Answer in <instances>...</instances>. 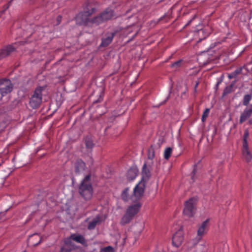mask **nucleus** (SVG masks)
<instances>
[{
    "instance_id": "obj_24",
    "label": "nucleus",
    "mask_w": 252,
    "mask_h": 252,
    "mask_svg": "<svg viewBox=\"0 0 252 252\" xmlns=\"http://www.w3.org/2000/svg\"><path fill=\"white\" fill-rule=\"evenodd\" d=\"M129 188L125 189L121 194V198L124 201H127L129 199V195L128 193Z\"/></svg>"
},
{
    "instance_id": "obj_9",
    "label": "nucleus",
    "mask_w": 252,
    "mask_h": 252,
    "mask_svg": "<svg viewBox=\"0 0 252 252\" xmlns=\"http://www.w3.org/2000/svg\"><path fill=\"white\" fill-rule=\"evenodd\" d=\"M13 89V85L9 79H0V93L2 96L10 93Z\"/></svg>"
},
{
    "instance_id": "obj_15",
    "label": "nucleus",
    "mask_w": 252,
    "mask_h": 252,
    "mask_svg": "<svg viewBox=\"0 0 252 252\" xmlns=\"http://www.w3.org/2000/svg\"><path fill=\"white\" fill-rule=\"evenodd\" d=\"M210 220V219H207L199 226L197 230V235L198 236L201 237L204 234L205 230L209 226Z\"/></svg>"
},
{
    "instance_id": "obj_17",
    "label": "nucleus",
    "mask_w": 252,
    "mask_h": 252,
    "mask_svg": "<svg viewBox=\"0 0 252 252\" xmlns=\"http://www.w3.org/2000/svg\"><path fill=\"white\" fill-rule=\"evenodd\" d=\"M115 35V32H111L106 37L103 38L100 47H106L108 46L112 42Z\"/></svg>"
},
{
    "instance_id": "obj_18",
    "label": "nucleus",
    "mask_w": 252,
    "mask_h": 252,
    "mask_svg": "<svg viewBox=\"0 0 252 252\" xmlns=\"http://www.w3.org/2000/svg\"><path fill=\"white\" fill-rule=\"evenodd\" d=\"M67 239H70L71 241L72 240H73L83 245L86 244V241L85 239L81 235L73 234L70 235L69 238H67Z\"/></svg>"
},
{
    "instance_id": "obj_6",
    "label": "nucleus",
    "mask_w": 252,
    "mask_h": 252,
    "mask_svg": "<svg viewBox=\"0 0 252 252\" xmlns=\"http://www.w3.org/2000/svg\"><path fill=\"white\" fill-rule=\"evenodd\" d=\"M79 192L85 200H90L93 196V192L91 184L84 185V183H81L79 187Z\"/></svg>"
},
{
    "instance_id": "obj_48",
    "label": "nucleus",
    "mask_w": 252,
    "mask_h": 252,
    "mask_svg": "<svg viewBox=\"0 0 252 252\" xmlns=\"http://www.w3.org/2000/svg\"><path fill=\"white\" fill-rule=\"evenodd\" d=\"M5 10V9H4V10H3L1 11V13H4Z\"/></svg>"
},
{
    "instance_id": "obj_22",
    "label": "nucleus",
    "mask_w": 252,
    "mask_h": 252,
    "mask_svg": "<svg viewBox=\"0 0 252 252\" xmlns=\"http://www.w3.org/2000/svg\"><path fill=\"white\" fill-rule=\"evenodd\" d=\"M244 69V67H241L239 68H238L236 69L234 71L232 72L230 74H228V78L229 79H232L233 78H235L237 75L241 74H245L246 73V71L245 72H243V70Z\"/></svg>"
},
{
    "instance_id": "obj_1",
    "label": "nucleus",
    "mask_w": 252,
    "mask_h": 252,
    "mask_svg": "<svg viewBox=\"0 0 252 252\" xmlns=\"http://www.w3.org/2000/svg\"><path fill=\"white\" fill-rule=\"evenodd\" d=\"M141 174V180L134 188L133 193L130 197V200L133 202L140 200L143 196L146 187L145 183L151 177L150 170L146 163L143 166Z\"/></svg>"
},
{
    "instance_id": "obj_37",
    "label": "nucleus",
    "mask_w": 252,
    "mask_h": 252,
    "mask_svg": "<svg viewBox=\"0 0 252 252\" xmlns=\"http://www.w3.org/2000/svg\"><path fill=\"white\" fill-rule=\"evenodd\" d=\"M163 139L161 138V139H159V142L158 143V147H160L162 143H163Z\"/></svg>"
},
{
    "instance_id": "obj_25",
    "label": "nucleus",
    "mask_w": 252,
    "mask_h": 252,
    "mask_svg": "<svg viewBox=\"0 0 252 252\" xmlns=\"http://www.w3.org/2000/svg\"><path fill=\"white\" fill-rule=\"evenodd\" d=\"M155 151L153 148V145H151L148 150V158L149 159H153L155 158Z\"/></svg>"
},
{
    "instance_id": "obj_38",
    "label": "nucleus",
    "mask_w": 252,
    "mask_h": 252,
    "mask_svg": "<svg viewBox=\"0 0 252 252\" xmlns=\"http://www.w3.org/2000/svg\"><path fill=\"white\" fill-rule=\"evenodd\" d=\"M199 81H197L195 82V86H194V91L196 92V88L198 86V85H199Z\"/></svg>"
},
{
    "instance_id": "obj_26",
    "label": "nucleus",
    "mask_w": 252,
    "mask_h": 252,
    "mask_svg": "<svg viewBox=\"0 0 252 252\" xmlns=\"http://www.w3.org/2000/svg\"><path fill=\"white\" fill-rule=\"evenodd\" d=\"M172 152V148L171 147H168L166 148L164 152V158L165 159L168 160L171 155Z\"/></svg>"
},
{
    "instance_id": "obj_10",
    "label": "nucleus",
    "mask_w": 252,
    "mask_h": 252,
    "mask_svg": "<svg viewBox=\"0 0 252 252\" xmlns=\"http://www.w3.org/2000/svg\"><path fill=\"white\" fill-rule=\"evenodd\" d=\"M76 250L75 246L70 239H65L64 240V245L61 248L60 252H74Z\"/></svg>"
},
{
    "instance_id": "obj_16",
    "label": "nucleus",
    "mask_w": 252,
    "mask_h": 252,
    "mask_svg": "<svg viewBox=\"0 0 252 252\" xmlns=\"http://www.w3.org/2000/svg\"><path fill=\"white\" fill-rule=\"evenodd\" d=\"M15 48L10 45L1 49L0 52V59L9 56L10 53L15 51Z\"/></svg>"
},
{
    "instance_id": "obj_14",
    "label": "nucleus",
    "mask_w": 252,
    "mask_h": 252,
    "mask_svg": "<svg viewBox=\"0 0 252 252\" xmlns=\"http://www.w3.org/2000/svg\"><path fill=\"white\" fill-rule=\"evenodd\" d=\"M242 154L245 161L249 162L252 159V155L249 149L248 144L243 145Z\"/></svg>"
},
{
    "instance_id": "obj_27",
    "label": "nucleus",
    "mask_w": 252,
    "mask_h": 252,
    "mask_svg": "<svg viewBox=\"0 0 252 252\" xmlns=\"http://www.w3.org/2000/svg\"><path fill=\"white\" fill-rule=\"evenodd\" d=\"M98 221L99 220H93L90 221L88 224V229L89 230L94 229Z\"/></svg>"
},
{
    "instance_id": "obj_13",
    "label": "nucleus",
    "mask_w": 252,
    "mask_h": 252,
    "mask_svg": "<svg viewBox=\"0 0 252 252\" xmlns=\"http://www.w3.org/2000/svg\"><path fill=\"white\" fill-rule=\"evenodd\" d=\"M86 167V163L81 159H77L74 163V171L76 174L83 172Z\"/></svg>"
},
{
    "instance_id": "obj_20",
    "label": "nucleus",
    "mask_w": 252,
    "mask_h": 252,
    "mask_svg": "<svg viewBox=\"0 0 252 252\" xmlns=\"http://www.w3.org/2000/svg\"><path fill=\"white\" fill-rule=\"evenodd\" d=\"M41 240V237L38 234L35 233L30 237L29 242L33 246H36L40 243Z\"/></svg>"
},
{
    "instance_id": "obj_5",
    "label": "nucleus",
    "mask_w": 252,
    "mask_h": 252,
    "mask_svg": "<svg viewBox=\"0 0 252 252\" xmlns=\"http://www.w3.org/2000/svg\"><path fill=\"white\" fill-rule=\"evenodd\" d=\"M43 90V87H38L36 88L33 94L30 98L29 104L32 109H36L39 107L42 101L41 92Z\"/></svg>"
},
{
    "instance_id": "obj_23",
    "label": "nucleus",
    "mask_w": 252,
    "mask_h": 252,
    "mask_svg": "<svg viewBox=\"0 0 252 252\" xmlns=\"http://www.w3.org/2000/svg\"><path fill=\"white\" fill-rule=\"evenodd\" d=\"M252 98V94H247L244 95L243 100V104L244 106H248L250 101Z\"/></svg>"
},
{
    "instance_id": "obj_50",
    "label": "nucleus",
    "mask_w": 252,
    "mask_h": 252,
    "mask_svg": "<svg viewBox=\"0 0 252 252\" xmlns=\"http://www.w3.org/2000/svg\"><path fill=\"white\" fill-rule=\"evenodd\" d=\"M13 0H11V1H12Z\"/></svg>"
},
{
    "instance_id": "obj_49",
    "label": "nucleus",
    "mask_w": 252,
    "mask_h": 252,
    "mask_svg": "<svg viewBox=\"0 0 252 252\" xmlns=\"http://www.w3.org/2000/svg\"><path fill=\"white\" fill-rule=\"evenodd\" d=\"M207 140L208 142H209V139L208 138H207Z\"/></svg>"
},
{
    "instance_id": "obj_7",
    "label": "nucleus",
    "mask_w": 252,
    "mask_h": 252,
    "mask_svg": "<svg viewBox=\"0 0 252 252\" xmlns=\"http://www.w3.org/2000/svg\"><path fill=\"white\" fill-rule=\"evenodd\" d=\"M98 3L95 0H87L83 5V10L88 13V15H92L98 10Z\"/></svg>"
},
{
    "instance_id": "obj_33",
    "label": "nucleus",
    "mask_w": 252,
    "mask_h": 252,
    "mask_svg": "<svg viewBox=\"0 0 252 252\" xmlns=\"http://www.w3.org/2000/svg\"><path fill=\"white\" fill-rule=\"evenodd\" d=\"M104 252H115L114 249L111 246H108L102 249Z\"/></svg>"
},
{
    "instance_id": "obj_32",
    "label": "nucleus",
    "mask_w": 252,
    "mask_h": 252,
    "mask_svg": "<svg viewBox=\"0 0 252 252\" xmlns=\"http://www.w3.org/2000/svg\"><path fill=\"white\" fill-rule=\"evenodd\" d=\"M102 100H103V98L101 97V95H100L99 98H98L97 100H96L93 102L92 107L94 108L95 106H96V104L97 103L101 102L102 101Z\"/></svg>"
},
{
    "instance_id": "obj_2",
    "label": "nucleus",
    "mask_w": 252,
    "mask_h": 252,
    "mask_svg": "<svg viewBox=\"0 0 252 252\" xmlns=\"http://www.w3.org/2000/svg\"><path fill=\"white\" fill-rule=\"evenodd\" d=\"M140 200L134 202L135 203L128 206L126 209V212L121 219V224L125 225L130 222L133 219L134 217L138 213L141 207L142 204L139 201ZM132 202L133 201H132Z\"/></svg>"
},
{
    "instance_id": "obj_12",
    "label": "nucleus",
    "mask_w": 252,
    "mask_h": 252,
    "mask_svg": "<svg viewBox=\"0 0 252 252\" xmlns=\"http://www.w3.org/2000/svg\"><path fill=\"white\" fill-rule=\"evenodd\" d=\"M252 115V104L247 107L242 113L240 116L239 123L242 124L249 119Z\"/></svg>"
},
{
    "instance_id": "obj_41",
    "label": "nucleus",
    "mask_w": 252,
    "mask_h": 252,
    "mask_svg": "<svg viewBox=\"0 0 252 252\" xmlns=\"http://www.w3.org/2000/svg\"><path fill=\"white\" fill-rule=\"evenodd\" d=\"M217 132V130L215 129L214 131V133L213 134V135L211 137V142H212L213 141V137L215 136V135L216 134V133Z\"/></svg>"
},
{
    "instance_id": "obj_3",
    "label": "nucleus",
    "mask_w": 252,
    "mask_h": 252,
    "mask_svg": "<svg viewBox=\"0 0 252 252\" xmlns=\"http://www.w3.org/2000/svg\"><path fill=\"white\" fill-rule=\"evenodd\" d=\"M114 16H115L114 10L110 8H107L98 15L92 18V21L93 24L98 26L101 23L111 19Z\"/></svg>"
},
{
    "instance_id": "obj_43",
    "label": "nucleus",
    "mask_w": 252,
    "mask_h": 252,
    "mask_svg": "<svg viewBox=\"0 0 252 252\" xmlns=\"http://www.w3.org/2000/svg\"><path fill=\"white\" fill-rule=\"evenodd\" d=\"M236 80H234V81H233L231 83V84L230 85H232V88H233V86H234V85H235V84L236 83Z\"/></svg>"
},
{
    "instance_id": "obj_19",
    "label": "nucleus",
    "mask_w": 252,
    "mask_h": 252,
    "mask_svg": "<svg viewBox=\"0 0 252 252\" xmlns=\"http://www.w3.org/2000/svg\"><path fill=\"white\" fill-rule=\"evenodd\" d=\"M87 152H90L94 146V144L92 138L89 136H86L84 139Z\"/></svg>"
},
{
    "instance_id": "obj_4",
    "label": "nucleus",
    "mask_w": 252,
    "mask_h": 252,
    "mask_svg": "<svg viewBox=\"0 0 252 252\" xmlns=\"http://www.w3.org/2000/svg\"><path fill=\"white\" fill-rule=\"evenodd\" d=\"M198 200V198L197 196H194L185 202V207L183 211L185 215L189 218L193 216L196 212Z\"/></svg>"
},
{
    "instance_id": "obj_34",
    "label": "nucleus",
    "mask_w": 252,
    "mask_h": 252,
    "mask_svg": "<svg viewBox=\"0 0 252 252\" xmlns=\"http://www.w3.org/2000/svg\"><path fill=\"white\" fill-rule=\"evenodd\" d=\"M181 63L182 60H179L178 61H176L171 64V67L176 68L179 67V66H181Z\"/></svg>"
},
{
    "instance_id": "obj_45",
    "label": "nucleus",
    "mask_w": 252,
    "mask_h": 252,
    "mask_svg": "<svg viewBox=\"0 0 252 252\" xmlns=\"http://www.w3.org/2000/svg\"><path fill=\"white\" fill-rule=\"evenodd\" d=\"M170 95L169 94L167 97L166 99L162 103V104L164 103L165 102L167 101V100L169 98Z\"/></svg>"
},
{
    "instance_id": "obj_47",
    "label": "nucleus",
    "mask_w": 252,
    "mask_h": 252,
    "mask_svg": "<svg viewBox=\"0 0 252 252\" xmlns=\"http://www.w3.org/2000/svg\"><path fill=\"white\" fill-rule=\"evenodd\" d=\"M202 39L200 38V39L198 40V41H197V42L198 43V42H200V41L202 40Z\"/></svg>"
},
{
    "instance_id": "obj_36",
    "label": "nucleus",
    "mask_w": 252,
    "mask_h": 252,
    "mask_svg": "<svg viewBox=\"0 0 252 252\" xmlns=\"http://www.w3.org/2000/svg\"><path fill=\"white\" fill-rule=\"evenodd\" d=\"M61 19H62V16L60 15L58 16V17L57 18V21L58 22L57 25H59L60 23Z\"/></svg>"
},
{
    "instance_id": "obj_42",
    "label": "nucleus",
    "mask_w": 252,
    "mask_h": 252,
    "mask_svg": "<svg viewBox=\"0 0 252 252\" xmlns=\"http://www.w3.org/2000/svg\"><path fill=\"white\" fill-rule=\"evenodd\" d=\"M12 1H11V0L7 3V6H6V9H8L9 8V7L10 6V5H11V3Z\"/></svg>"
},
{
    "instance_id": "obj_29",
    "label": "nucleus",
    "mask_w": 252,
    "mask_h": 252,
    "mask_svg": "<svg viewBox=\"0 0 252 252\" xmlns=\"http://www.w3.org/2000/svg\"><path fill=\"white\" fill-rule=\"evenodd\" d=\"M249 132L248 129H246L244 132L243 136V145L248 144L247 142V138L249 136Z\"/></svg>"
},
{
    "instance_id": "obj_28",
    "label": "nucleus",
    "mask_w": 252,
    "mask_h": 252,
    "mask_svg": "<svg viewBox=\"0 0 252 252\" xmlns=\"http://www.w3.org/2000/svg\"><path fill=\"white\" fill-rule=\"evenodd\" d=\"M232 92V85H229L228 86L226 87L224 90L222 94V96H224L226 95L227 94H230Z\"/></svg>"
},
{
    "instance_id": "obj_11",
    "label": "nucleus",
    "mask_w": 252,
    "mask_h": 252,
    "mask_svg": "<svg viewBox=\"0 0 252 252\" xmlns=\"http://www.w3.org/2000/svg\"><path fill=\"white\" fill-rule=\"evenodd\" d=\"M183 241V232L181 229H179L172 237V244L175 247L178 248L181 245Z\"/></svg>"
},
{
    "instance_id": "obj_39",
    "label": "nucleus",
    "mask_w": 252,
    "mask_h": 252,
    "mask_svg": "<svg viewBox=\"0 0 252 252\" xmlns=\"http://www.w3.org/2000/svg\"><path fill=\"white\" fill-rule=\"evenodd\" d=\"M221 80H220V81H218V82L216 85V87H215V89H216V91L218 89L219 85L221 83Z\"/></svg>"
},
{
    "instance_id": "obj_31",
    "label": "nucleus",
    "mask_w": 252,
    "mask_h": 252,
    "mask_svg": "<svg viewBox=\"0 0 252 252\" xmlns=\"http://www.w3.org/2000/svg\"><path fill=\"white\" fill-rule=\"evenodd\" d=\"M91 174L87 175L84 179L82 180L81 183H84V185H87L88 184H91Z\"/></svg>"
},
{
    "instance_id": "obj_8",
    "label": "nucleus",
    "mask_w": 252,
    "mask_h": 252,
    "mask_svg": "<svg viewBox=\"0 0 252 252\" xmlns=\"http://www.w3.org/2000/svg\"><path fill=\"white\" fill-rule=\"evenodd\" d=\"M91 15H88L85 11L80 12L75 17L76 23L79 25L87 26L89 23L93 24L92 18L90 19Z\"/></svg>"
},
{
    "instance_id": "obj_21",
    "label": "nucleus",
    "mask_w": 252,
    "mask_h": 252,
    "mask_svg": "<svg viewBox=\"0 0 252 252\" xmlns=\"http://www.w3.org/2000/svg\"><path fill=\"white\" fill-rule=\"evenodd\" d=\"M138 170L136 167L130 168L127 172V178L129 181L134 180L137 175Z\"/></svg>"
},
{
    "instance_id": "obj_46",
    "label": "nucleus",
    "mask_w": 252,
    "mask_h": 252,
    "mask_svg": "<svg viewBox=\"0 0 252 252\" xmlns=\"http://www.w3.org/2000/svg\"><path fill=\"white\" fill-rule=\"evenodd\" d=\"M250 19L252 20V10L251 11V13H250Z\"/></svg>"
},
{
    "instance_id": "obj_40",
    "label": "nucleus",
    "mask_w": 252,
    "mask_h": 252,
    "mask_svg": "<svg viewBox=\"0 0 252 252\" xmlns=\"http://www.w3.org/2000/svg\"><path fill=\"white\" fill-rule=\"evenodd\" d=\"M7 211V210H6L5 212H0V220L1 219V217L2 216H4L5 215V213L6 212V211Z\"/></svg>"
},
{
    "instance_id": "obj_30",
    "label": "nucleus",
    "mask_w": 252,
    "mask_h": 252,
    "mask_svg": "<svg viewBox=\"0 0 252 252\" xmlns=\"http://www.w3.org/2000/svg\"><path fill=\"white\" fill-rule=\"evenodd\" d=\"M209 111H210V109H209V108H206L204 110V111L203 113V115L202 116V118H201V120L203 122H204L206 121V118L208 116Z\"/></svg>"
},
{
    "instance_id": "obj_35",
    "label": "nucleus",
    "mask_w": 252,
    "mask_h": 252,
    "mask_svg": "<svg viewBox=\"0 0 252 252\" xmlns=\"http://www.w3.org/2000/svg\"><path fill=\"white\" fill-rule=\"evenodd\" d=\"M196 167H197V165L196 164L194 165L193 170V171L191 172V175H192L191 179L193 180H194V175L196 174V173L197 172Z\"/></svg>"
},
{
    "instance_id": "obj_44",
    "label": "nucleus",
    "mask_w": 252,
    "mask_h": 252,
    "mask_svg": "<svg viewBox=\"0 0 252 252\" xmlns=\"http://www.w3.org/2000/svg\"><path fill=\"white\" fill-rule=\"evenodd\" d=\"M248 123L249 125H252V119H249Z\"/></svg>"
}]
</instances>
